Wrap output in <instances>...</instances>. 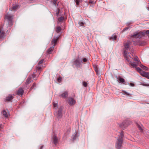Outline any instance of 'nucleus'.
<instances>
[{
	"label": "nucleus",
	"mask_w": 149,
	"mask_h": 149,
	"mask_svg": "<svg viewBox=\"0 0 149 149\" xmlns=\"http://www.w3.org/2000/svg\"><path fill=\"white\" fill-rule=\"evenodd\" d=\"M124 132L122 131L120 132V135L118 136L116 143V148L118 149H121L123 141Z\"/></svg>",
	"instance_id": "obj_1"
},
{
	"label": "nucleus",
	"mask_w": 149,
	"mask_h": 149,
	"mask_svg": "<svg viewBox=\"0 0 149 149\" xmlns=\"http://www.w3.org/2000/svg\"><path fill=\"white\" fill-rule=\"evenodd\" d=\"M146 34H149V30L143 32H135L133 34L131 35L130 36L131 38H141L143 36H144Z\"/></svg>",
	"instance_id": "obj_2"
},
{
	"label": "nucleus",
	"mask_w": 149,
	"mask_h": 149,
	"mask_svg": "<svg viewBox=\"0 0 149 149\" xmlns=\"http://www.w3.org/2000/svg\"><path fill=\"white\" fill-rule=\"evenodd\" d=\"M131 122L129 119H126L121 123L119 124V127L122 129L124 130L127 128L128 126L130 124Z\"/></svg>",
	"instance_id": "obj_3"
},
{
	"label": "nucleus",
	"mask_w": 149,
	"mask_h": 149,
	"mask_svg": "<svg viewBox=\"0 0 149 149\" xmlns=\"http://www.w3.org/2000/svg\"><path fill=\"white\" fill-rule=\"evenodd\" d=\"M132 43V42L130 40H127V42L123 43V45L124 47L123 54H127V51L130 49V47Z\"/></svg>",
	"instance_id": "obj_4"
},
{
	"label": "nucleus",
	"mask_w": 149,
	"mask_h": 149,
	"mask_svg": "<svg viewBox=\"0 0 149 149\" xmlns=\"http://www.w3.org/2000/svg\"><path fill=\"white\" fill-rule=\"evenodd\" d=\"M82 61H81V58L78 57L76 59L74 60L72 63L73 65L77 68H79L81 67V63Z\"/></svg>",
	"instance_id": "obj_5"
},
{
	"label": "nucleus",
	"mask_w": 149,
	"mask_h": 149,
	"mask_svg": "<svg viewBox=\"0 0 149 149\" xmlns=\"http://www.w3.org/2000/svg\"><path fill=\"white\" fill-rule=\"evenodd\" d=\"M13 15L7 14L6 15V18L8 22V24L10 26H11L13 24Z\"/></svg>",
	"instance_id": "obj_6"
},
{
	"label": "nucleus",
	"mask_w": 149,
	"mask_h": 149,
	"mask_svg": "<svg viewBox=\"0 0 149 149\" xmlns=\"http://www.w3.org/2000/svg\"><path fill=\"white\" fill-rule=\"evenodd\" d=\"M63 109V107H61L59 108L58 110L55 113L54 115L57 118H60L62 117Z\"/></svg>",
	"instance_id": "obj_7"
},
{
	"label": "nucleus",
	"mask_w": 149,
	"mask_h": 149,
	"mask_svg": "<svg viewBox=\"0 0 149 149\" xmlns=\"http://www.w3.org/2000/svg\"><path fill=\"white\" fill-rule=\"evenodd\" d=\"M44 60L43 59H41L38 63L37 65L36 66V71H41L42 70V64Z\"/></svg>",
	"instance_id": "obj_8"
},
{
	"label": "nucleus",
	"mask_w": 149,
	"mask_h": 149,
	"mask_svg": "<svg viewBox=\"0 0 149 149\" xmlns=\"http://www.w3.org/2000/svg\"><path fill=\"white\" fill-rule=\"evenodd\" d=\"M136 40L133 41L132 43L134 45H139V46H142L144 45L145 43L143 41H141L140 40V38H138Z\"/></svg>",
	"instance_id": "obj_9"
},
{
	"label": "nucleus",
	"mask_w": 149,
	"mask_h": 149,
	"mask_svg": "<svg viewBox=\"0 0 149 149\" xmlns=\"http://www.w3.org/2000/svg\"><path fill=\"white\" fill-rule=\"evenodd\" d=\"M52 143L54 144L55 146H56L58 142V139L56 134H54L52 136Z\"/></svg>",
	"instance_id": "obj_10"
},
{
	"label": "nucleus",
	"mask_w": 149,
	"mask_h": 149,
	"mask_svg": "<svg viewBox=\"0 0 149 149\" xmlns=\"http://www.w3.org/2000/svg\"><path fill=\"white\" fill-rule=\"evenodd\" d=\"M129 64L132 68H134L139 72L141 73V72L142 71V70L140 68L137 67L138 65L137 64H134L132 62L130 63Z\"/></svg>",
	"instance_id": "obj_11"
},
{
	"label": "nucleus",
	"mask_w": 149,
	"mask_h": 149,
	"mask_svg": "<svg viewBox=\"0 0 149 149\" xmlns=\"http://www.w3.org/2000/svg\"><path fill=\"white\" fill-rule=\"evenodd\" d=\"M124 58L125 60L129 62H132V61L133 60V58L130 55H128L127 53L126 54H123Z\"/></svg>",
	"instance_id": "obj_12"
},
{
	"label": "nucleus",
	"mask_w": 149,
	"mask_h": 149,
	"mask_svg": "<svg viewBox=\"0 0 149 149\" xmlns=\"http://www.w3.org/2000/svg\"><path fill=\"white\" fill-rule=\"evenodd\" d=\"M76 102V100L73 98L70 97L68 98V103L70 106L74 105Z\"/></svg>",
	"instance_id": "obj_13"
},
{
	"label": "nucleus",
	"mask_w": 149,
	"mask_h": 149,
	"mask_svg": "<svg viewBox=\"0 0 149 149\" xmlns=\"http://www.w3.org/2000/svg\"><path fill=\"white\" fill-rule=\"evenodd\" d=\"M59 36L57 37L56 38L54 37L52 39L51 41V44L54 47L57 42V41L59 39Z\"/></svg>",
	"instance_id": "obj_14"
},
{
	"label": "nucleus",
	"mask_w": 149,
	"mask_h": 149,
	"mask_svg": "<svg viewBox=\"0 0 149 149\" xmlns=\"http://www.w3.org/2000/svg\"><path fill=\"white\" fill-rule=\"evenodd\" d=\"M24 93V90L22 87L20 88L17 91L16 94L18 95H22Z\"/></svg>",
	"instance_id": "obj_15"
},
{
	"label": "nucleus",
	"mask_w": 149,
	"mask_h": 149,
	"mask_svg": "<svg viewBox=\"0 0 149 149\" xmlns=\"http://www.w3.org/2000/svg\"><path fill=\"white\" fill-rule=\"evenodd\" d=\"M5 34L4 32L0 28V40H2L4 38L5 36Z\"/></svg>",
	"instance_id": "obj_16"
},
{
	"label": "nucleus",
	"mask_w": 149,
	"mask_h": 149,
	"mask_svg": "<svg viewBox=\"0 0 149 149\" xmlns=\"http://www.w3.org/2000/svg\"><path fill=\"white\" fill-rule=\"evenodd\" d=\"M41 71H38L36 72H37V74H36L35 73H33V74H32V77L34 80H36L37 78L39 76L41 72Z\"/></svg>",
	"instance_id": "obj_17"
},
{
	"label": "nucleus",
	"mask_w": 149,
	"mask_h": 149,
	"mask_svg": "<svg viewBox=\"0 0 149 149\" xmlns=\"http://www.w3.org/2000/svg\"><path fill=\"white\" fill-rule=\"evenodd\" d=\"M118 36L115 34H113L111 37H110L109 39L111 40L115 41L117 40Z\"/></svg>",
	"instance_id": "obj_18"
},
{
	"label": "nucleus",
	"mask_w": 149,
	"mask_h": 149,
	"mask_svg": "<svg viewBox=\"0 0 149 149\" xmlns=\"http://www.w3.org/2000/svg\"><path fill=\"white\" fill-rule=\"evenodd\" d=\"M117 79H118L119 82L121 83H123L124 84L127 85L126 82H125L124 79L121 77L120 76H118L117 77Z\"/></svg>",
	"instance_id": "obj_19"
},
{
	"label": "nucleus",
	"mask_w": 149,
	"mask_h": 149,
	"mask_svg": "<svg viewBox=\"0 0 149 149\" xmlns=\"http://www.w3.org/2000/svg\"><path fill=\"white\" fill-rule=\"evenodd\" d=\"M95 70L96 72V74L97 76H98V78L99 79H101V75H100V73L99 72V71H98V69L96 65H95L94 67Z\"/></svg>",
	"instance_id": "obj_20"
},
{
	"label": "nucleus",
	"mask_w": 149,
	"mask_h": 149,
	"mask_svg": "<svg viewBox=\"0 0 149 149\" xmlns=\"http://www.w3.org/2000/svg\"><path fill=\"white\" fill-rule=\"evenodd\" d=\"M13 98V96L11 95H9L6 97L5 101V102H10L12 100Z\"/></svg>",
	"instance_id": "obj_21"
},
{
	"label": "nucleus",
	"mask_w": 149,
	"mask_h": 149,
	"mask_svg": "<svg viewBox=\"0 0 149 149\" xmlns=\"http://www.w3.org/2000/svg\"><path fill=\"white\" fill-rule=\"evenodd\" d=\"M64 15H63H63H62V16L59 17L58 19V21L59 22H62L64 20H66V18H65L64 17Z\"/></svg>",
	"instance_id": "obj_22"
},
{
	"label": "nucleus",
	"mask_w": 149,
	"mask_h": 149,
	"mask_svg": "<svg viewBox=\"0 0 149 149\" xmlns=\"http://www.w3.org/2000/svg\"><path fill=\"white\" fill-rule=\"evenodd\" d=\"M136 126H137V127H138V128H139V130L141 132H143V130L142 128V125L141 124H139L137 123H136Z\"/></svg>",
	"instance_id": "obj_23"
},
{
	"label": "nucleus",
	"mask_w": 149,
	"mask_h": 149,
	"mask_svg": "<svg viewBox=\"0 0 149 149\" xmlns=\"http://www.w3.org/2000/svg\"><path fill=\"white\" fill-rule=\"evenodd\" d=\"M68 95V92L67 91H65L60 96H61L63 98H65L67 97Z\"/></svg>",
	"instance_id": "obj_24"
},
{
	"label": "nucleus",
	"mask_w": 149,
	"mask_h": 149,
	"mask_svg": "<svg viewBox=\"0 0 149 149\" xmlns=\"http://www.w3.org/2000/svg\"><path fill=\"white\" fill-rule=\"evenodd\" d=\"M77 132H76L72 136V139L73 141H74V140H76L77 138L78 137L77 136Z\"/></svg>",
	"instance_id": "obj_25"
},
{
	"label": "nucleus",
	"mask_w": 149,
	"mask_h": 149,
	"mask_svg": "<svg viewBox=\"0 0 149 149\" xmlns=\"http://www.w3.org/2000/svg\"><path fill=\"white\" fill-rule=\"evenodd\" d=\"M54 47L52 46V47H50L49 49H48L47 51V53L49 54H50L53 51Z\"/></svg>",
	"instance_id": "obj_26"
},
{
	"label": "nucleus",
	"mask_w": 149,
	"mask_h": 149,
	"mask_svg": "<svg viewBox=\"0 0 149 149\" xmlns=\"http://www.w3.org/2000/svg\"><path fill=\"white\" fill-rule=\"evenodd\" d=\"M138 57L137 56H136L134 58V59H133V60L135 61V62H132V63H134V64H138L139 63V61L138 60Z\"/></svg>",
	"instance_id": "obj_27"
},
{
	"label": "nucleus",
	"mask_w": 149,
	"mask_h": 149,
	"mask_svg": "<svg viewBox=\"0 0 149 149\" xmlns=\"http://www.w3.org/2000/svg\"><path fill=\"white\" fill-rule=\"evenodd\" d=\"M148 73L146 72H145L144 71H142L141 72V75L144 77H146V76H147V75H148Z\"/></svg>",
	"instance_id": "obj_28"
},
{
	"label": "nucleus",
	"mask_w": 149,
	"mask_h": 149,
	"mask_svg": "<svg viewBox=\"0 0 149 149\" xmlns=\"http://www.w3.org/2000/svg\"><path fill=\"white\" fill-rule=\"evenodd\" d=\"M75 1L76 5L77 6H78L79 4V3L82 2L83 0H74Z\"/></svg>",
	"instance_id": "obj_29"
},
{
	"label": "nucleus",
	"mask_w": 149,
	"mask_h": 149,
	"mask_svg": "<svg viewBox=\"0 0 149 149\" xmlns=\"http://www.w3.org/2000/svg\"><path fill=\"white\" fill-rule=\"evenodd\" d=\"M19 8V6L15 5L13 7L12 10L16 11Z\"/></svg>",
	"instance_id": "obj_30"
},
{
	"label": "nucleus",
	"mask_w": 149,
	"mask_h": 149,
	"mask_svg": "<svg viewBox=\"0 0 149 149\" xmlns=\"http://www.w3.org/2000/svg\"><path fill=\"white\" fill-rule=\"evenodd\" d=\"M2 114H3V115L4 116H5L6 117H8V114L6 112V111L5 110H3L2 112Z\"/></svg>",
	"instance_id": "obj_31"
},
{
	"label": "nucleus",
	"mask_w": 149,
	"mask_h": 149,
	"mask_svg": "<svg viewBox=\"0 0 149 149\" xmlns=\"http://www.w3.org/2000/svg\"><path fill=\"white\" fill-rule=\"evenodd\" d=\"M36 87V84L35 83H34L33 85H32L31 87L30 88L29 91H31L32 90V89H35V87Z\"/></svg>",
	"instance_id": "obj_32"
},
{
	"label": "nucleus",
	"mask_w": 149,
	"mask_h": 149,
	"mask_svg": "<svg viewBox=\"0 0 149 149\" xmlns=\"http://www.w3.org/2000/svg\"><path fill=\"white\" fill-rule=\"evenodd\" d=\"M61 27H60V26H57L56 27V31L57 33H59L61 31Z\"/></svg>",
	"instance_id": "obj_33"
},
{
	"label": "nucleus",
	"mask_w": 149,
	"mask_h": 149,
	"mask_svg": "<svg viewBox=\"0 0 149 149\" xmlns=\"http://www.w3.org/2000/svg\"><path fill=\"white\" fill-rule=\"evenodd\" d=\"M31 77H29L26 80V84H29L31 82Z\"/></svg>",
	"instance_id": "obj_34"
},
{
	"label": "nucleus",
	"mask_w": 149,
	"mask_h": 149,
	"mask_svg": "<svg viewBox=\"0 0 149 149\" xmlns=\"http://www.w3.org/2000/svg\"><path fill=\"white\" fill-rule=\"evenodd\" d=\"M88 60L86 58H84L82 59V63H86L87 62Z\"/></svg>",
	"instance_id": "obj_35"
},
{
	"label": "nucleus",
	"mask_w": 149,
	"mask_h": 149,
	"mask_svg": "<svg viewBox=\"0 0 149 149\" xmlns=\"http://www.w3.org/2000/svg\"><path fill=\"white\" fill-rule=\"evenodd\" d=\"M78 24L81 26H83L84 24V23L83 22H81L80 21H79L78 22Z\"/></svg>",
	"instance_id": "obj_36"
},
{
	"label": "nucleus",
	"mask_w": 149,
	"mask_h": 149,
	"mask_svg": "<svg viewBox=\"0 0 149 149\" xmlns=\"http://www.w3.org/2000/svg\"><path fill=\"white\" fill-rule=\"evenodd\" d=\"M83 86L84 87H86L87 86V83L85 81L83 82Z\"/></svg>",
	"instance_id": "obj_37"
},
{
	"label": "nucleus",
	"mask_w": 149,
	"mask_h": 149,
	"mask_svg": "<svg viewBox=\"0 0 149 149\" xmlns=\"http://www.w3.org/2000/svg\"><path fill=\"white\" fill-rule=\"evenodd\" d=\"M58 104L57 103H54V102H53V105L54 107H56L57 106Z\"/></svg>",
	"instance_id": "obj_38"
},
{
	"label": "nucleus",
	"mask_w": 149,
	"mask_h": 149,
	"mask_svg": "<svg viewBox=\"0 0 149 149\" xmlns=\"http://www.w3.org/2000/svg\"><path fill=\"white\" fill-rule=\"evenodd\" d=\"M123 92L124 94H126L128 95H130L129 93H127V92H126V91H123Z\"/></svg>",
	"instance_id": "obj_39"
},
{
	"label": "nucleus",
	"mask_w": 149,
	"mask_h": 149,
	"mask_svg": "<svg viewBox=\"0 0 149 149\" xmlns=\"http://www.w3.org/2000/svg\"><path fill=\"white\" fill-rule=\"evenodd\" d=\"M129 28V27L125 28L123 29V30H122V31L123 32L127 30V29Z\"/></svg>",
	"instance_id": "obj_40"
},
{
	"label": "nucleus",
	"mask_w": 149,
	"mask_h": 149,
	"mask_svg": "<svg viewBox=\"0 0 149 149\" xmlns=\"http://www.w3.org/2000/svg\"><path fill=\"white\" fill-rule=\"evenodd\" d=\"M62 79L61 77H59L57 79V81L58 82H61V81Z\"/></svg>",
	"instance_id": "obj_41"
},
{
	"label": "nucleus",
	"mask_w": 149,
	"mask_h": 149,
	"mask_svg": "<svg viewBox=\"0 0 149 149\" xmlns=\"http://www.w3.org/2000/svg\"><path fill=\"white\" fill-rule=\"evenodd\" d=\"M128 84L129 85H130L131 86H134V84L133 83H128Z\"/></svg>",
	"instance_id": "obj_42"
},
{
	"label": "nucleus",
	"mask_w": 149,
	"mask_h": 149,
	"mask_svg": "<svg viewBox=\"0 0 149 149\" xmlns=\"http://www.w3.org/2000/svg\"><path fill=\"white\" fill-rule=\"evenodd\" d=\"M59 11H60V10L59 9H58V11L56 13V15L57 16H59Z\"/></svg>",
	"instance_id": "obj_43"
},
{
	"label": "nucleus",
	"mask_w": 149,
	"mask_h": 149,
	"mask_svg": "<svg viewBox=\"0 0 149 149\" xmlns=\"http://www.w3.org/2000/svg\"><path fill=\"white\" fill-rule=\"evenodd\" d=\"M53 3L54 4L56 5V0H53Z\"/></svg>",
	"instance_id": "obj_44"
},
{
	"label": "nucleus",
	"mask_w": 149,
	"mask_h": 149,
	"mask_svg": "<svg viewBox=\"0 0 149 149\" xmlns=\"http://www.w3.org/2000/svg\"><path fill=\"white\" fill-rule=\"evenodd\" d=\"M143 66V68L145 70H148V68L147 67H146V66Z\"/></svg>",
	"instance_id": "obj_45"
},
{
	"label": "nucleus",
	"mask_w": 149,
	"mask_h": 149,
	"mask_svg": "<svg viewBox=\"0 0 149 149\" xmlns=\"http://www.w3.org/2000/svg\"><path fill=\"white\" fill-rule=\"evenodd\" d=\"M89 3H90V4H93V1L91 0H90L89 1Z\"/></svg>",
	"instance_id": "obj_46"
},
{
	"label": "nucleus",
	"mask_w": 149,
	"mask_h": 149,
	"mask_svg": "<svg viewBox=\"0 0 149 149\" xmlns=\"http://www.w3.org/2000/svg\"><path fill=\"white\" fill-rule=\"evenodd\" d=\"M2 125L1 124L0 125V130H1V129H2L3 127H2Z\"/></svg>",
	"instance_id": "obj_47"
},
{
	"label": "nucleus",
	"mask_w": 149,
	"mask_h": 149,
	"mask_svg": "<svg viewBox=\"0 0 149 149\" xmlns=\"http://www.w3.org/2000/svg\"><path fill=\"white\" fill-rule=\"evenodd\" d=\"M145 77H146L147 79H149V74L148 73V75H147V76H146Z\"/></svg>",
	"instance_id": "obj_48"
},
{
	"label": "nucleus",
	"mask_w": 149,
	"mask_h": 149,
	"mask_svg": "<svg viewBox=\"0 0 149 149\" xmlns=\"http://www.w3.org/2000/svg\"><path fill=\"white\" fill-rule=\"evenodd\" d=\"M43 146H41V147L40 148V149H42L43 148Z\"/></svg>",
	"instance_id": "obj_49"
},
{
	"label": "nucleus",
	"mask_w": 149,
	"mask_h": 149,
	"mask_svg": "<svg viewBox=\"0 0 149 149\" xmlns=\"http://www.w3.org/2000/svg\"><path fill=\"white\" fill-rule=\"evenodd\" d=\"M143 85L144 86H149V85L145 84H144Z\"/></svg>",
	"instance_id": "obj_50"
},
{
	"label": "nucleus",
	"mask_w": 149,
	"mask_h": 149,
	"mask_svg": "<svg viewBox=\"0 0 149 149\" xmlns=\"http://www.w3.org/2000/svg\"><path fill=\"white\" fill-rule=\"evenodd\" d=\"M131 23H127V25H129L130 24H131Z\"/></svg>",
	"instance_id": "obj_51"
},
{
	"label": "nucleus",
	"mask_w": 149,
	"mask_h": 149,
	"mask_svg": "<svg viewBox=\"0 0 149 149\" xmlns=\"http://www.w3.org/2000/svg\"><path fill=\"white\" fill-rule=\"evenodd\" d=\"M148 9L149 10V6L148 7Z\"/></svg>",
	"instance_id": "obj_52"
},
{
	"label": "nucleus",
	"mask_w": 149,
	"mask_h": 149,
	"mask_svg": "<svg viewBox=\"0 0 149 149\" xmlns=\"http://www.w3.org/2000/svg\"><path fill=\"white\" fill-rule=\"evenodd\" d=\"M148 37H149V35L148 36Z\"/></svg>",
	"instance_id": "obj_53"
}]
</instances>
